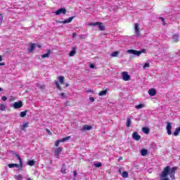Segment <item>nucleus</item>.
Here are the masks:
<instances>
[{
    "label": "nucleus",
    "instance_id": "nucleus-1",
    "mask_svg": "<svg viewBox=\"0 0 180 180\" xmlns=\"http://www.w3.org/2000/svg\"><path fill=\"white\" fill-rule=\"evenodd\" d=\"M176 169H178V167H165L160 174V180H169L168 175H169L171 179H175V172H176Z\"/></svg>",
    "mask_w": 180,
    "mask_h": 180
},
{
    "label": "nucleus",
    "instance_id": "nucleus-2",
    "mask_svg": "<svg viewBox=\"0 0 180 180\" xmlns=\"http://www.w3.org/2000/svg\"><path fill=\"white\" fill-rule=\"evenodd\" d=\"M13 155L16 158L19 160L20 164H16V163H12V164H8V168H18V169H22L23 168V162H22V158H20V156L19 154L14 153Z\"/></svg>",
    "mask_w": 180,
    "mask_h": 180
},
{
    "label": "nucleus",
    "instance_id": "nucleus-3",
    "mask_svg": "<svg viewBox=\"0 0 180 180\" xmlns=\"http://www.w3.org/2000/svg\"><path fill=\"white\" fill-rule=\"evenodd\" d=\"M127 53L129 54H133V56H136L137 57H140L143 53H146V49H142L141 51H136L134 49H129L127 51Z\"/></svg>",
    "mask_w": 180,
    "mask_h": 180
},
{
    "label": "nucleus",
    "instance_id": "nucleus-4",
    "mask_svg": "<svg viewBox=\"0 0 180 180\" xmlns=\"http://www.w3.org/2000/svg\"><path fill=\"white\" fill-rule=\"evenodd\" d=\"M89 26H98L99 30H101V31L105 30V26L103 23L101 22H90L89 23Z\"/></svg>",
    "mask_w": 180,
    "mask_h": 180
},
{
    "label": "nucleus",
    "instance_id": "nucleus-5",
    "mask_svg": "<svg viewBox=\"0 0 180 180\" xmlns=\"http://www.w3.org/2000/svg\"><path fill=\"white\" fill-rule=\"evenodd\" d=\"M65 13H67V10L64 8H61L55 12V15H56V16L65 15Z\"/></svg>",
    "mask_w": 180,
    "mask_h": 180
},
{
    "label": "nucleus",
    "instance_id": "nucleus-6",
    "mask_svg": "<svg viewBox=\"0 0 180 180\" xmlns=\"http://www.w3.org/2000/svg\"><path fill=\"white\" fill-rule=\"evenodd\" d=\"M23 106V103L22 101H20L18 102H15L13 105V109H20Z\"/></svg>",
    "mask_w": 180,
    "mask_h": 180
},
{
    "label": "nucleus",
    "instance_id": "nucleus-7",
    "mask_svg": "<svg viewBox=\"0 0 180 180\" xmlns=\"http://www.w3.org/2000/svg\"><path fill=\"white\" fill-rule=\"evenodd\" d=\"M122 77L124 81H130V75H129L127 72H123L122 73Z\"/></svg>",
    "mask_w": 180,
    "mask_h": 180
},
{
    "label": "nucleus",
    "instance_id": "nucleus-8",
    "mask_svg": "<svg viewBox=\"0 0 180 180\" xmlns=\"http://www.w3.org/2000/svg\"><path fill=\"white\" fill-rule=\"evenodd\" d=\"M61 151H63V148L61 147L55 149V157L56 158H60V154H61Z\"/></svg>",
    "mask_w": 180,
    "mask_h": 180
},
{
    "label": "nucleus",
    "instance_id": "nucleus-9",
    "mask_svg": "<svg viewBox=\"0 0 180 180\" xmlns=\"http://www.w3.org/2000/svg\"><path fill=\"white\" fill-rule=\"evenodd\" d=\"M132 139H133V140H135L136 141H139V140H140V139H141V136L140 135H139V133H137V131H134L132 134Z\"/></svg>",
    "mask_w": 180,
    "mask_h": 180
},
{
    "label": "nucleus",
    "instance_id": "nucleus-10",
    "mask_svg": "<svg viewBox=\"0 0 180 180\" xmlns=\"http://www.w3.org/2000/svg\"><path fill=\"white\" fill-rule=\"evenodd\" d=\"M171 129H172V124H171V122H167V131L169 136H171L172 134V131H171Z\"/></svg>",
    "mask_w": 180,
    "mask_h": 180
},
{
    "label": "nucleus",
    "instance_id": "nucleus-11",
    "mask_svg": "<svg viewBox=\"0 0 180 180\" xmlns=\"http://www.w3.org/2000/svg\"><path fill=\"white\" fill-rule=\"evenodd\" d=\"M134 30H135V34L136 36H140V27H139V23L134 24Z\"/></svg>",
    "mask_w": 180,
    "mask_h": 180
},
{
    "label": "nucleus",
    "instance_id": "nucleus-12",
    "mask_svg": "<svg viewBox=\"0 0 180 180\" xmlns=\"http://www.w3.org/2000/svg\"><path fill=\"white\" fill-rule=\"evenodd\" d=\"M86 130H92V126L91 125H84L82 131H86Z\"/></svg>",
    "mask_w": 180,
    "mask_h": 180
},
{
    "label": "nucleus",
    "instance_id": "nucleus-13",
    "mask_svg": "<svg viewBox=\"0 0 180 180\" xmlns=\"http://www.w3.org/2000/svg\"><path fill=\"white\" fill-rule=\"evenodd\" d=\"M76 53H77V48L76 47L72 48V51L69 53L70 57H74Z\"/></svg>",
    "mask_w": 180,
    "mask_h": 180
},
{
    "label": "nucleus",
    "instance_id": "nucleus-14",
    "mask_svg": "<svg viewBox=\"0 0 180 180\" xmlns=\"http://www.w3.org/2000/svg\"><path fill=\"white\" fill-rule=\"evenodd\" d=\"M148 94L150 96H155V95L157 94V91L154 89H150L148 91Z\"/></svg>",
    "mask_w": 180,
    "mask_h": 180
},
{
    "label": "nucleus",
    "instance_id": "nucleus-15",
    "mask_svg": "<svg viewBox=\"0 0 180 180\" xmlns=\"http://www.w3.org/2000/svg\"><path fill=\"white\" fill-rule=\"evenodd\" d=\"M174 43H178V41H179V35L174 34L173 35V39H172Z\"/></svg>",
    "mask_w": 180,
    "mask_h": 180
},
{
    "label": "nucleus",
    "instance_id": "nucleus-16",
    "mask_svg": "<svg viewBox=\"0 0 180 180\" xmlns=\"http://www.w3.org/2000/svg\"><path fill=\"white\" fill-rule=\"evenodd\" d=\"M36 49V44H31L30 49H28L29 53H32Z\"/></svg>",
    "mask_w": 180,
    "mask_h": 180
},
{
    "label": "nucleus",
    "instance_id": "nucleus-17",
    "mask_svg": "<svg viewBox=\"0 0 180 180\" xmlns=\"http://www.w3.org/2000/svg\"><path fill=\"white\" fill-rule=\"evenodd\" d=\"M51 53V51L48 50L46 53L41 55V58H49L50 56Z\"/></svg>",
    "mask_w": 180,
    "mask_h": 180
},
{
    "label": "nucleus",
    "instance_id": "nucleus-18",
    "mask_svg": "<svg viewBox=\"0 0 180 180\" xmlns=\"http://www.w3.org/2000/svg\"><path fill=\"white\" fill-rule=\"evenodd\" d=\"M0 110H1L2 112H5V110H6V104L0 103Z\"/></svg>",
    "mask_w": 180,
    "mask_h": 180
},
{
    "label": "nucleus",
    "instance_id": "nucleus-19",
    "mask_svg": "<svg viewBox=\"0 0 180 180\" xmlns=\"http://www.w3.org/2000/svg\"><path fill=\"white\" fill-rule=\"evenodd\" d=\"M148 153V150H147V149H142L141 150V155H142L143 157H146Z\"/></svg>",
    "mask_w": 180,
    "mask_h": 180
},
{
    "label": "nucleus",
    "instance_id": "nucleus-20",
    "mask_svg": "<svg viewBox=\"0 0 180 180\" xmlns=\"http://www.w3.org/2000/svg\"><path fill=\"white\" fill-rule=\"evenodd\" d=\"M65 171H67V167H65V164H63L62 165V168L60 169V172H61V174H66Z\"/></svg>",
    "mask_w": 180,
    "mask_h": 180
},
{
    "label": "nucleus",
    "instance_id": "nucleus-21",
    "mask_svg": "<svg viewBox=\"0 0 180 180\" xmlns=\"http://www.w3.org/2000/svg\"><path fill=\"white\" fill-rule=\"evenodd\" d=\"M74 19V17H70L69 18L64 20L63 23H71L72 22V20Z\"/></svg>",
    "mask_w": 180,
    "mask_h": 180
},
{
    "label": "nucleus",
    "instance_id": "nucleus-22",
    "mask_svg": "<svg viewBox=\"0 0 180 180\" xmlns=\"http://www.w3.org/2000/svg\"><path fill=\"white\" fill-rule=\"evenodd\" d=\"M29 126V122H25L21 126V130L25 131L26 127H28Z\"/></svg>",
    "mask_w": 180,
    "mask_h": 180
},
{
    "label": "nucleus",
    "instance_id": "nucleus-23",
    "mask_svg": "<svg viewBox=\"0 0 180 180\" xmlns=\"http://www.w3.org/2000/svg\"><path fill=\"white\" fill-rule=\"evenodd\" d=\"M142 131L145 133V134H148V133H150V129H148V127H143L142 129Z\"/></svg>",
    "mask_w": 180,
    "mask_h": 180
},
{
    "label": "nucleus",
    "instance_id": "nucleus-24",
    "mask_svg": "<svg viewBox=\"0 0 180 180\" xmlns=\"http://www.w3.org/2000/svg\"><path fill=\"white\" fill-rule=\"evenodd\" d=\"M106 94H108V91L104 90V91H100L98 95H99V96H105V95H106Z\"/></svg>",
    "mask_w": 180,
    "mask_h": 180
},
{
    "label": "nucleus",
    "instance_id": "nucleus-25",
    "mask_svg": "<svg viewBox=\"0 0 180 180\" xmlns=\"http://www.w3.org/2000/svg\"><path fill=\"white\" fill-rule=\"evenodd\" d=\"M179 132H180V127L176 129L173 134L174 136H176L179 134Z\"/></svg>",
    "mask_w": 180,
    "mask_h": 180
},
{
    "label": "nucleus",
    "instance_id": "nucleus-26",
    "mask_svg": "<svg viewBox=\"0 0 180 180\" xmlns=\"http://www.w3.org/2000/svg\"><path fill=\"white\" fill-rule=\"evenodd\" d=\"M70 139H71V136H66V137H65V138H63V139H60V141L62 142V143H65V141H68V140H70Z\"/></svg>",
    "mask_w": 180,
    "mask_h": 180
},
{
    "label": "nucleus",
    "instance_id": "nucleus-27",
    "mask_svg": "<svg viewBox=\"0 0 180 180\" xmlns=\"http://www.w3.org/2000/svg\"><path fill=\"white\" fill-rule=\"evenodd\" d=\"M70 139H71V136H66V137H65V138H63V139H60V141L62 142V143H65V141H68V140H70Z\"/></svg>",
    "mask_w": 180,
    "mask_h": 180
},
{
    "label": "nucleus",
    "instance_id": "nucleus-28",
    "mask_svg": "<svg viewBox=\"0 0 180 180\" xmlns=\"http://www.w3.org/2000/svg\"><path fill=\"white\" fill-rule=\"evenodd\" d=\"M36 164V162L34 160H28L27 161V165H30V167H33Z\"/></svg>",
    "mask_w": 180,
    "mask_h": 180
},
{
    "label": "nucleus",
    "instance_id": "nucleus-29",
    "mask_svg": "<svg viewBox=\"0 0 180 180\" xmlns=\"http://www.w3.org/2000/svg\"><path fill=\"white\" fill-rule=\"evenodd\" d=\"M55 84L59 91H63V89H61V86H60V83H58V82L55 81Z\"/></svg>",
    "mask_w": 180,
    "mask_h": 180
},
{
    "label": "nucleus",
    "instance_id": "nucleus-30",
    "mask_svg": "<svg viewBox=\"0 0 180 180\" xmlns=\"http://www.w3.org/2000/svg\"><path fill=\"white\" fill-rule=\"evenodd\" d=\"M146 105L144 104H139L135 106L136 109H143Z\"/></svg>",
    "mask_w": 180,
    "mask_h": 180
},
{
    "label": "nucleus",
    "instance_id": "nucleus-31",
    "mask_svg": "<svg viewBox=\"0 0 180 180\" xmlns=\"http://www.w3.org/2000/svg\"><path fill=\"white\" fill-rule=\"evenodd\" d=\"M130 126H131V120L130 118H127V127H130Z\"/></svg>",
    "mask_w": 180,
    "mask_h": 180
},
{
    "label": "nucleus",
    "instance_id": "nucleus-32",
    "mask_svg": "<svg viewBox=\"0 0 180 180\" xmlns=\"http://www.w3.org/2000/svg\"><path fill=\"white\" fill-rule=\"evenodd\" d=\"M122 178H127L129 176V173L126 171H124L122 174Z\"/></svg>",
    "mask_w": 180,
    "mask_h": 180
},
{
    "label": "nucleus",
    "instance_id": "nucleus-33",
    "mask_svg": "<svg viewBox=\"0 0 180 180\" xmlns=\"http://www.w3.org/2000/svg\"><path fill=\"white\" fill-rule=\"evenodd\" d=\"M58 79H59V82H60L62 85H63V84H64V76H60V77H59Z\"/></svg>",
    "mask_w": 180,
    "mask_h": 180
},
{
    "label": "nucleus",
    "instance_id": "nucleus-34",
    "mask_svg": "<svg viewBox=\"0 0 180 180\" xmlns=\"http://www.w3.org/2000/svg\"><path fill=\"white\" fill-rule=\"evenodd\" d=\"M27 113V110H25L20 112V117H25Z\"/></svg>",
    "mask_w": 180,
    "mask_h": 180
},
{
    "label": "nucleus",
    "instance_id": "nucleus-35",
    "mask_svg": "<svg viewBox=\"0 0 180 180\" xmlns=\"http://www.w3.org/2000/svg\"><path fill=\"white\" fill-rule=\"evenodd\" d=\"M119 56V51H115L111 53V57H117Z\"/></svg>",
    "mask_w": 180,
    "mask_h": 180
},
{
    "label": "nucleus",
    "instance_id": "nucleus-36",
    "mask_svg": "<svg viewBox=\"0 0 180 180\" xmlns=\"http://www.w3.org/2000/svg\"><path fill=\"white\" fill-rule=\"evenodd\" d=\"M94 167H96V168H100V167H102V163L101 162H96L94 164Z\"/></svg>",
    "mask_w": 180,
    "mask_h": 180
},
{
    "label": "nucleus",
    "instance_id": "nucleus-37",
    "mask_svg": "<svg viewBox=\"0 0 180 180\" xmlns=\"http://www.w3.org/2000/svg\"><path fill=\"white\" fill-rule=\"evenodd\" d=\"M16 180H23V176L22 174H18V176H15Z\"/></svg>",
    "mask_w": 180,
    "mask_h": 180
},
{
    "label": "nucleus",
    "instance_id": "nucleus-38",
    "mask_svg": "<svg viewBox=\"0 0 180 180\" xmlns=\"http://www.w3.org/2000/svg\"><path fill=\"white\" fill-rule=\"evenodd\" d=\"M60 143H62L61 139L56 141V143H55V146L58 147V146H60Z\"/></svg>",
    "mask_w": 180,
    "mask_h": 180
},
{
    "label": "nucleus",
    "instance_id": "nucleus-39",
    "mask_svg": "<svg viewBox=\"0 0 180 180\" xmlns=\"http://www.w3.org/2000/svg\"><path fill=\"white\" fill-rule=\"evenodd\" d=\"M148 67H150V63H146L143 65V70H146V68H148Z\"/></svg>",
    "mask_w": 180,
    "mask_h": 180
},
{
    "label": "nucleus",
    "instance_id": "nucleus-40",
    "mask_svg": "<svg viewBox=\"0 0 180 180\" xmlns=\"http://www.w3.org/2000/svg\"><path fill=\"white\" fill-rule=\"evenodd\" d=\"M77 175V172L74 171L73 172V178H72L73 180L76 179Z\"/></svg>",
    "mask_w": 180,
    "mask_h": 180
},
{
    "label": "nucleus",
    "instance_id": "nucleus-41",
    "mask_svg": "<svg viewBox=\"0 0 180 180\" xmlns=\"http://www.w3.org/2000/svg\"><path fill=\"white\" fill-rule=\"evenodd\" d=\"M2 20H4V15H2L1 13H0V23H2Z\"/></svg>",
    "mask_w": 180,
    "mask_h": 180
},
{
    "label": "nucleus",
    "instance_id": "nucleus-42",
    "mask_svg": "<svg viewBox=\"0 0 180 180\" xmlns=\"http://www.w3.org/2000/svg\"><path fill=\"white\" fill-rule=\"evenodd\" d=\"M160 20H162V22H163V25L165 26V19H164V18L161 17L160 18Z\"/></svg>",
    "mask_w": 180,
    "mask_h": 180
},
{
    "label": "nucleus",
    "instance_id": "nucleus-43",
    "mask_svg": "<svg viewBox=\"0 0 180 180\" xmlns=\"http://www.w3.org/2000/svg\"><path fill=\"white\" fill-rule=\"evenodd\" d=\"M46 132L48 134H49V136H51L53 134V133H51V131L50 130H49L48 129H46Z\"/></svg>",
    "mask_w": 180,
    "mask_h": 180
},
{
    "label": "nucleus",
    "instance_id": "nucleus-44",
    "mask_svg": "<svg viewBox=\"0 0 180 180\" xmlns=\"http://www.w3.org/2000/svg\"><path fill=\"white\" fill-rule=\"evenodd\" d=\"M1 100L5 102V101L8 100V98L6 96H3V97H1Z\"/></svg>",
    "mask_w": 180,
    "mask_h": 180
},
{
    "label": "nucleus",
    "instance_id": "nucleus-45",
    "mask_svg": "<svg viewBox=\"0 0 180 180\" xmlns=\"http://www.w3.org/2000/svg\"><path fill=\"white\" fill-rule=\"evenodd\" d=\"M89 101L91 102H95V98H94V97H89Z\"/></svg>",
    "mask_w": 180,
    "mask_h": 180
},
{
    "label": "nucleus",
    "instance_id": "nucleus-46",
    "mask_svg": "<svg viewBox=\"0 0 180 180\" xmlns=\"http://www.w3.org/2000/svg\"><path fill=\"white\" fill-rule=\"evenodd\" d=\"M89 67H90V68H95V65L91 63Z\"/></svg>",
    "mask_w": 180,
    "mask_h": 180
},
{
    "label": "nucleus",
    "instance_id": "nucleus-47",
    "mask_svg": "<svg viewBox=\"0 0 180 180\" xmlns=\"http://www.w3.org/2000/svg\"><path fill=\"white\" fill-rule=\"evenodd\" d=\"M60 96H62V98H65V93H61Z\"/></svg>",
    "mask_w": 180,
    "mask_h": 180
},
{
    "label": "nucleus",
    "instance_id": "nucleus-48",
    "mask_svg": "<svg viewBox=\"0 0 180 180\" xmlns=\"http://www.w3.org/2000/svg\"><path fill=\"white\" fill-rule=\"evenodd\" d=\"M57 23H63V25H65V22L63 21H57Z\"/></svg>",
    "mask_w": 180,
    "mask_h": 180
},
{
    "label": "nucleus",
    "instance_id": "nucleus-49",
    "mask_svg": "<svg viewBox=\"0 0 180 180\" xmlns=\"http://www.w3.org/2000/svg\"><path fill=\"white\" fill-rule=\"evenodd\" d=\"M86 92H88V93H92V92H94V91H92L91 89H89V90L86 91Z\"/></svg>",
    "mask_w": 180,
    "mask_h": 180
},
{
    "label": "nucleus",
    "instance_id": "nucleus-50",
    "mask_svg": "<svg viewBox=\"0 0 180 180\" xmlns=\"http://www.w3.org/2000/svg\"><path fill=\"white\" fill-rule=\"evenodd\" d=\"M76 36H77V33L74 32V33L72 34V37H75Z\"/></svg>",
    "mask_w": 180,
    "mask_h": 180
},
{
    "label": "nucleus",
    "instance_id": "nucleus-51",
    "mask_svg": "<svg viewBox=\"0 0 180 180\" xmlns=\"http://www.w3.org/2000/svg\"><path fill=\"white\" fill-rule=\"evenodd\" d=\"M37 47H39V49H41V47H43V46L42 45H40V44H38V45H37Z\"/></svg>",
    "mask_w": 180,
    "mask_h": 180
},
{
    "label": "nucleus",
    "instance_id": "nucleus-52",
    "mask_svg": "<svg viewBox=\"0 0 180 180\" xmlns=\"http://www.w3.org/2000/svg\"><path fill=\"white\" fill-rule=\"evenodd\" d=\"M65 105H66V106H68V105H70V102L67 101V102L65 103Z\"/></svg>",
    "mask_w": 180,
    "mask_h": 180
},
{
    "label": "nucleus",
    "instance_id": "nucleus-53",
    "mask_svg": "<svg viewBox=\"0 0 180 180\" xmlns=\"http://www.w3.org/2000/svg\"><path fill=\"white\" fill-rule=\"evenodd\" d=\"M2 65H5V63H0V67Z\"/></svg>",
    "mask_w": 180,
    "mask_h": 180
},
{
    "label": "nucleus",
    "instance_id": "nucleus-54",
    "mask_svg": "<svg viewBox=\"0 0 180 180\" xmlns=\"http://www.w3.org/2000/svg\"><path fill=\"white\" fill-rule=\"evenodd\" d=\"M0 61H2V56H0Z\"/></svg>",
    "mask_w": 180,
    "mask_h": 180
},
{
    "label": "nucleus",
    "instance_id": "nucleus-55",
    "mask_svg": "<svg viewBox=\"0 0 180 180\" xmlns=\"http://www.w3.org/2000/svg\"><path fill=\"white\" fill-rule=\"evenodd\" d=\"M4 91V89L0 87V91Z\"/></svg>",
    "mask_w": 180,
    "mask_h": 180
},
{
    "label": "nucleus",
    "instance_id": "nucleus-56",
    "mask_svg": "<svg viewBox=\"0 0 180 180\" xmlns=\"http://www.w3.org/2000/svg\"><path fill=\"white\" fill-rule=\"evenodd\" d=\"M81 39H84V35H82V36H81Z\"/></svg>",
    "mask_w": 180,
    "mask_h": 180
},
{
    "label": "nucleus",
    "instance_id": "nucleus-57",
    "mask_svg": "<svg viewBox=\"0 0 180 180\" xmlns=\"http://www.w3.org/2000/svg\"><path fill=\"white\" fill-rule=\"evenodd\" d=\"M66 86H70V84H66Z\"/></svg>",
    "mask_w": 180,
    "mask_h": 180
},
{
    "label": "nucleus",
    "instance_id": "nucleus-58",
    "mask_svg": "<svg viewBox=\"0 0 180 180\" xmlns=\"http://www.w3.org/2000/svg\"><path fill=\"white\" fill-rule=\"evenodd\" d=\"M27 180H33V179H30V178H28Z\"/></svg>",
    "mask_w": 180,
    "mask_h": 180
},
{
    "label": "nucleus",
    "instance_id": "nucleus-59",
    "mask_svg": "<svg viewBox=\"0 0 180 180\" xmlns=\"http://www.w3.org/2000/svg\"><path fill=\"white\" fill-rule=\"evenodd\" d=\"M123 158H120V159L119 160H122Z\"/></svg>",
    "mask_w": 180,
    "mask_h": 180
}]
</instances>
